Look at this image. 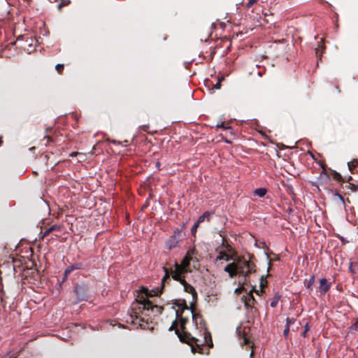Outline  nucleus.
Listing matches in <instances>:
<instances>
[{
	"mask_svg": "<svg viewBox=\"0 0 358 358\" xmlns=\"http://www.w3.org/2000/svg\"><path fill=\"white\" fill-rule=\"evenodd\" d=\"M193 253V251H188L185 257L182 259L180 264L176 263L174 265V269L169 272V269L164 267L163 269L165 272V275L162 279V282L164 285L165 281L169 278L170 274L173 279L179 281L181 285L184 286L185 289L187 292L194 291V287L189 285L185 280V275L189 271V265L193 258L190 256V254Z\"/></svg>",
	"mask_w": 358,
	"mask_h": 358,
	"instance_id": "f257e3e1",
	"label": "nucleus"
},
{
	"mask_svg": "<svg viewBox=\"0 0 358 358\" xmlns=\"http://www.w3.org/2000/svg\"><path fill=\"white\" fill-rule=\"evenodd\" d=\"M163 307L157 305H153L152 303L144 297L140 299H136L132 303V314H134L136 319L141 317V315L145 317H151V314L153 316L158 315L162 313ZM133 317V315H131Z\"/></svg>",
	"mask_w": 358,
	"mask_h": 358,
	"instance_id": "f03ea898",
	"label": "nucleus"
},
{
	"mask_svg": "<svg viewBox=\"0 0 358 358\" xmlns=\"http://www.w3.org/2000/svg\"><path fill=\"white\" fill-rule=\"evenodd\" d=\"M234 263L237 268L238 274L246 277L252 272V268L249 261L243 257L236 256Z\"/></svg>",
	"mask_w": 358,
	"mask_h": 358,
	"instance_id": "7ed1b4c3",
	"label": "nucleus"
},
{
	"mask_svg": "<svg viewBox=\"0 0 358 358\" xmlns=\"http://www.w3.org/2000/svg\"><path fill=\"white\" fill-rule=\"evenodd\" d=\"M179 338L181 341L186 342L191 345L192 352H198L201 353L200 351L197 350V348L201 349V346H202L203 343L201 341L200 342L199 339L195 338L194 337H191L189 338V340H187L186 338L182 336H179Z\"/></svg>",
	"mask_w": 358,
	"mask_h": 358,
	"instance_id": "20e7f679",
	"label": "nucleus"
},
{
	"mask_svg": "<svg viewBox=\"0 0 358 358\" xmlns=\"http://www.w3.org/2000/svg\"><path fill=\"white\" fill-rule=\"evenodd\" d=\"M74 292L76 294L77 303L87 299V290L83 285H77L74 288Z\"/></svg>",
	"mask_w": 358,
	"mask_h": 358,
	"instance_id": "39448f33",
	"label": "nucleus"
},
{
	"mask_svg": "<svg viewBox=\"0 0 358 358\" xmlns=\"http://www.w3.org/2000/svg\"><path fill=\"white\" fill-rule=\"evenodd\" d=\"M236 264L234 263V260L228 264L224 268V271L227 272L231 278L235 277L238 275L237 268L236 267Z\"/></svg>",
	"mask_w": 358,
	"mask_h": 358,
	"instance_id": "423d86ee",
	"label": "nucleus"
},
{
	"mask_svg": "<svg viewBox=\"0 0 358 358\" xmlns=\"http://www.w3.org/2000/svg\"><path fill=\"white\" fill-rule=\"evenodd\" d=\"M331 287V282H328L327 279L322 278L320 280L319 292L321 294H326Z\"/></svg>",
	"mask_w": 358,
	"mask_h": 358,
	"instance_id": "0eeeda50",
	"label": "nucleus"
},
{
	"mask_svg": "<svg viewBox=\"0 0 358 358\" xmlns=\"http://www.w3.org/2000/svg\"><path fill=\"white\" fill-rule=\"evenodd\" d=\"M83 268V264L82 263H76L74 264H72L69 266H68L64 273V278L63 281L66 280L67 278V276L74 270H79Z\"/></svg>",
	"mask_w": 358,
	"mask_h": 358,
	"instance_id": "6e6552de",
	"label": "nucleus"
},
{
	"mask_svg": "<svg viewBox=\"0 0 358 358\" xmlns=\"http://www.w3.org/2000/svg\"><path fill=\"white\" fill-rule=\"evenodd\" d=\"M236 256H234L232 255H229L224 251H221L219 252L218 256L216 258V260H224L226 262L234 261Z\"/></svg>",
	"mask_w": 358,
	"mask_h": 358,
	"instance_id": "1a4fd4ad",
	"label": "nucleus"
},
{
	"mask_svg": "<svg viewBox=\"0 0 358 358\" xmlns=\"http://www.w3.org/2000/svg\"><path fill=\"white\" fill-rule=\"evenodd\" d=\"M255 301V298L253 296L252 291H250L245 296V301H244L245 306L247 308H252L254 306Z\"/></svg>",
	"mask_w": 358,
	"mask_h": 358,
	"instance_id": "9d476101",
	"label": "nucleus"
},
{
	"mask_svg": "<svg viewBox=\"0 0 358 358\" xmlns=\"http://www.w3.org/2000/svg\"><path fill=\"white\" fill-rule=\"evenodd\" d=\"M142 291L145 294L146 296H157L161 293L162 289H157V290H152L149 293V290L147 288L143 287Z\"/></svg>",
	"mask_w": 358,
	"mask_h": 358,
	"instance_id": "9b49d317",
	"label": "nucleus"
},
{
	"mask_svg": "<svg viewBox=\"0 0 358 358\" xmlns=\"http://www.w3.org/2000/svg\"><path fill=\"white\" fill-rule=\"evenodd\" d=\"M266 192L267 189L266 188H258L254 191V194L259 197H263L264 196H265Z\"/></svg>",
	"mask_w": 358,
	"mask_h": 358,
	"instance_id": "f8f14e48",
	"label": "nucleus"
},
{
	"mask_svg": "<svg viewBox=\"0 0 358 358\" xmlns=\"http://www.w3.org/2000/svg\"><path fill=\"white\" fill-rule=\"evenodd\" d=\"M209 217H210V213L209 212H205L203 214H202L201 216H199L198 220L196 221V222H199V224L204 222V220L206 219H207L208 220H209Z\"/></svg>",
	"mask_w": 358,
	"mask_h": 358,
	"instance_id": "ddd939ff",
	"label": "nucleus"
},
{
	"mask_svg": "<svg viewBox=\"0 0 358 358\" xmlns=\"http://www.w3.org/2000/svg\"><path fill=\"white\" fill-rule=\"evenodd\" d=\"M279 299H280V296L278 295L275 296L271 302V306L272 308L275 307L279 301Z\"/></svg>",
	"mask_w": 358,
	"mask_h": 358,
	"instance_id": "4468645a",
	"label": "nucleus"
},
{
	"mask_svg": "<svg viewBox=\"0 0 358 358\" xmlns=\"http://www.w3.org/2000/svg\"><path fill=\"white\" fill-rule=\"evenodd\" d=\"M358 329V320L355 321V322L350 327V331L351 333H355Z\"/></svg>",
	"mask_w": 358,
	"mask_h": 358,
	"instance_id": "2eb2a0df",
	"label": "nucleus"
},
{
	"mask_svg": "<svg viewBox=\"0 0 358 358\" xmlns=\"http://www.w3.org/2000/svg\"><path fill=\"white\" fill-rule=\"evenodd\" d=\"M222 245L227 249V250L230 252L232 250L231 247L226 243V241L223 238Z\"/></svg>",
	"mask_w": 358,
	"mask_h": 358,
	"instance_id": "dca6fc26",
	"label": "nucleus"
},
{
	"mask_svg": "<svg viewBox=\"0 0 358 358\" xmlns=\"http://www.w3.org/2000/svg\"><path fill=\"white\" fill-rule=\"evenodd\" d=\"M295 322V319L292 317H287L286 318V325L287 327H290L291 324H294Z\"/></svg>",
	"mask_w": 358,
	"mask_h": 358,
	"instance_id": "f3484780",
	"label": "nucleus"
},
{
	"mask_svg": "<svg viewBox=\"0 0 358 358\" xmlns=\"http://www.w3.org/2000/svg\"><path fill=\"white\" fill-rule=\"evenodd\" d=\"M258 1H259V0H248L245 6H246V8H249L251 6H252L254 4L257 3Z\"/></svg>",
	"mask_w": 358,
	"mask_h": 358,
	"instance_id": "a211bd4d",
	"label": "nucleus"
},
{
	"mask_svg": "<svg viewBox=\"0 0 358 358\" xmlns=\"http://www.w3.org/2000/svg\"><path fill=\"white\" fill-rule=\"evenodd\" d=\"M199 222H195L194 225L192 227L191 231L193 235H194L196 232L197 228L199 227Z\"/></svg>",
	"mask_w": 358,
	"mask_h": 358,
	"instance_id": "6ab92c4d",
	"label": "nucleus"
},
{
	"mask_svg": "<svg viewBox=\"0 0 358 358\" xmlns=\"http://www.w3.org/2000/svg\"><path fill=\"white\" fill-rule=\"evenodd\" d=\"M314 282V276H311L310 280L308 281V282L306 285L307 289H311L312 288V286H313V284Z\"/></svg>",
	"mask_w": 358,
	"mask_h": 358,
	"instance_id": "aec40b11",
	"label": "nucleus"
},
{
	"mask_svg": "<svg viewBox=\"0 0 358 358\" xmlns=\"http://www.w3.org/2000/svg\"><path fill=\"white\" fill-rule=\"evenodd\" d=\"M55 69L59 73H61L64 69V64H58L56 65Z\"/></svg>",
	"mask_w": 358,
	"mask_h": 358,
	"instance_id": "412c9836",
	"label": "nucleus"
},
{
	"mask_svg": "<svg viewBox=\"0 0 358 358\" xmlns=\"http://www.w3.org/2000/svg\"><path fill=\"white\" fill-rule=\"evenodd\" d=\"M50 229H52V231H55V230H61V227L59 225H52L50 227Z\"/></svg>",
	"mask_w": 358,
	"mask_h": 358,
	"instance_id": "4be33fe9",
	"label": "nucleus"
},
{
	"mask_svg": "<svg viewBox=\"0 0 358 358\" xmlns=\"http://www.w3.org/2000/svg\"><path fill=\"white\" fill-rule=\"evenodd\" d=\"M289 327H287L285 326V328L283 331V335L285 336V337H287L288 334H289Z\"/></svg>",
	"mask_w": 358,
	"mask_h": 358,
	"instance_id": "5701e85b",
	"label": "nucleus"
},
{
	"mask_svg": "<svg viewBox=\"0 0 358 358\" xmlns=\"http://www.w3.org/2000/svg\"><path fill=\"white\" fill-rule=\"evenodd\" d=\"M50 232H52V229L48 228V229H46L44 232H43V236L45 237L46 236H48Z\"/></svg>",
	"mask_w": 358,
	"mask_h": 358,
	"instance_id": "b1692460",
	"label": "nucleus"
},
{
	"mask_svg": "<svg viewBox=\"0 0 358 358\" xmlns=\"http://www.w3.org/2000/svg\"><path fill=\"white\" fill-rule=\"evenodd\" d=\"M176 326H177V321H176V320H175V321L173 322L172 325L170 327L169 330H173V329H176Z\"/></svg>",
	"mask_w": 358,
	"mask_h": 358,
	"instance_id": "393cba45",
	"label": "nucleus"
},
{
	"mask_svg": "<svg viewBox=\"0 0 358 358\" xmlns=\"http://www.w3.org/2000/svg\"><path fill=\"white\" fill-rule=\"evenodd\" d=\"M217 127H221V128H222V129H227L230 128L229 127H226V126H224V123H222V124H217Z\"/></svg>",
	"mask_w": 358,
	"mask_h": 358,
	"instance_id": "a878e982",
	"label": "nucleus"
},
{
	"mask_svg": "<svg viewBox=\"0 0 358 358\" xmlns=\"http://www.w3.org/2000/svg\"><path fill=\"white\" fill-rule=\"evenodd\" d=\"M220 81H221V80H218V83L215 85V88H216V89L220 88Z\"/></svg>",
	"mask_w": 358,
	"mask_h": 358,
	"instance_id": "bb28decb",
	"label": "nucleus"
},
{
	"mask_svg": "<svg viewBox=\"0 0 358 358\" xmlns=\"http://www.w3.org/2000/svg\"><path fill=\"white\" fill-rule=\"evenodd\" d=\"M207 336H210V334H209V333H208V332H205V336H204L205 341H204V342H206Z\"/></svg>",
	"mask_w": 358,
	"mask_h": 358,
	"instance_id": "cd10ccee",
	"label": "nucleus"
},
{
	"mask_svg": "<svg viewBox=\"0 0 358 358\" xmlns=\"http://www.w3.org/2000/svg\"><path fill=\"white\" fill-rule=\"evenodd\" d=\"M248 343V339L246 337L243 336V343L247 344Z\"/></svg>",
	"mask_w": 358,
	"mask_h": 358,
	"instance_id": "c85d7f7f",
	"label": "nucleus"
},
{
	"mask_svg": "<svg viewBox=\"0 0 358 358\" xmlns=\"http://www.w3.org/2000/svg\"><path fill=\"white\" fill-rule=\"evenodd\" d=\"M45 138H46V139H47V142H48V143L49 141H51V138H50L49 136H45Z\"/></svg>",
	"mask_w": 358,
	"mask_h": 358,
	"instance_id": "c756f323",
	"label": "nucleus"
},
{
	"mask_svg": "<svg viewBox=\"0 0 358 358\" xmlns=\"http://www.w3.org/2000/svg\"><path fill=\"white\" fill-rule=\"evenodd\" d=\"M306 331H307V329H306V330L302 333V336H305L306 333Z\"/></svg>",
	"mask_w": 358,
	"mask_h": 358,
	"instance_id": "7c9ffc66",
	"label": "nucleus"
},
{
	"mask_svg": "<svg viewBox=\"0 0 358 358\" xmlns=\"http://www.w3.org/2000/svg\"><path fill=\"white\" fill-rule=\"evenodd\" d=\"M348 165L349 168L351 169L350 163L348 162Z\"/></svg>",
	"mask_w": 358,
	"mask_h": 358,
	"instance_id": "2f4dec72",
	"label": "nucleus"
},
{
	"mask_svg": "<svg viewBox=\"0 0 358 358\" xmlns=\"http://www.w3.org/2000/svg\"><path fill=\"white\" fill-rule=\"evenodd\" d=\"M241 289V288H236L235 291H236V292H238V291H239V289Z\"/></svg>",
	"mask_w": 358,
	"mask_h": 358,
	"instance_id": "473e14b6",
	"label": "nucleus"
},
{
	"mask_svg": "<svg viewBox=\"0 0 358 358\" xmlns=\"http://www.w3.org/2000/svg\"><path fill=\"white\" fill-rule=\"evenodd\" d=\"M317 51H318V49H317V48H316V49H315L316 54H317Z\"/></svg>",
	"mask_w": 358,
	"mask_h": 358,
	"instance_id": "72a5a7b5",
	"label": "nucleus"
},
{
	"mask_svg": "<svg viewBox=\"0 0 358 358\" xmlns=\"http://www.w3.org/2000/svg\"><path fill=\"white\" fill-rule=\"evenodd\" d=\"M75 153L71 154V156H74Z\"/></svg>",
	"mask_w": 358,
	"mask_h": 358,
	"instance_id": "f704fd0d",
	"label": "nucleus"
},
{
	"mask_svg": "<svg viewBox=\"0 0 358 358\" xmlns=\"http://www.w3.org/2000/svg\"><path fill=\"white\" fill-rule=\"evenodd\" d=\"M357 188H358V185H357Z\"/></svg>",
	"mask_w": 358,
	"mask_h": 358,
	"instance_id": "c9c22d12",
	"label": "nucleus"
},
{
	"mask_svg": "<svg viewBox=\"0 0 358 358\" xmlns=\"http://www.w3.org/2000/svg\"><path fill=\"white\" fill-rule=\"evenodd\" d=\"M357 299H358V296H357Z\"/></svg>",
	"mask_w": 358,
	"mask_h": 358,
	"instance_id": "e433bc0d",
	"label": "nucleus"
}]
</instances>
